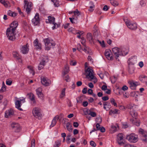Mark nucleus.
<instances>
[{
    "label": "nucleus",
    "instance_id": "obj_26",
    "mask_svg": "<svg viewBox=\"0 0 147 147\" xmlns=\"http://www.w3.org/2000/svg\"><path fill=\"white\" fill-rule=\"evenodd\" d=\"M18 25L17 22L16 21H14L12 22L10 24V27L8 28L11 29H12L15 30H16V29Z\"/></svg>",
    "mask_w": 147,
    "mask_h": 147
},
{
    "label": "nucleus",
    "instance_id": "obj_48",
    "mask_svg": "<svg viewBox=\"0 0 147 147\" xmlns=\"http://www.w3.org/2000/svg\"><path fill=\"white\" fill-rule=\"evenodd\" d=\"M110 102L112 105H113L115 107L117 106V104L115 102V100L113 98H112L110 99Z\"/></svg>",
    "mask_w": 147,
    "mask_h": 147
},
{
    "label": "nucleus",
    "instance_id": "obj_9",
    "mask_svg": "<svg viewBox=\"0 0 147 147\" xmlns=\"http://www.w3.org/2000/svg\"><path fill=\"white\" fill-rule=\"evenodd\" d=\"M112 51L115 58L117 61H119L118 58L121 56L120 49L117 47H115L112 49Z\"/></svg>",
    "mask_w": 147,
    "mask_h": 147
},
{
    "label": "nucleus",
    "instance_id": "obj_59",
    "mask_svg": "<svg viewBox=\"0 0 147 147\" xmlns=\"http://www.w3.org/2000/svg\"><path fill=\"white\" fill-rule=\"evenodd\" d=\"M81 45L79 44H78L77 45V49L79 51H80V52H82V49L81 48Z\"/></svg>",
    "mask_w": 147,
    "mask_h": 147
},
{
    "label": "nucleus",
    "instance_id": "obj_22",
    "mask_svg": "<svg viewBox=\"0 0 147 147\" xmlns=\"http://www.w3.org/2000/svg\"><path fill=\"white\" fill-rule=\"evenodd\" d=\"M11 128L16 131H18L20 129V125L17 123H13L11 124Z\"/></svg>",
    "mask_w": 147,
    "mask_h": 147
},
{
    "label": "nucleus",
    "instance_id": "obj_50",
    "mask_svg": "<svg viewBox=\"0 0 147 147\" xmlns=\"http://www.w3.org/2000/svg\"><path fill=\"white\" fill-rule=\"evenodd\" d=\"M119 111V110L117 109H115L113 111L111 110L109 111V113L110 114H111L112 113L113 114H117Z\"/></svg>",
    "mask_w": 147,
    "mask_h": 147
},
{
    "label": "nucleus",
    "instance_id": "obj_2",
    "mask_svg": "<svg viewBox=\"0 0 147 147\" xmlns=\"http://www.w3.org/2000/svg\"><path fill=\"white\" fill-rule=\"evenodd\" d=\"M45 46V50H49L52 47H53L55 45V42L52 40L48 38L44 40Z\"/></svg>",
    "mask_w": 147,
    "mask_h": 147
},
{
    "label": "nucleus",
    "instance_id": "obj_25",
    "mask_svg": "<svg viewBox=\"0 0 147 147\" xmlns=\"http://www.w3.org/2000/svg\"><path fill=\"white\" fill-rule=\"evenodd\" d=\"M0 2L6 7L8 8L11 6L10 3L6 0H0Z\"/></svg>",
    "mask_w": 147,
    "mask_h": 147
},
{
    "label": "nucleus",
    "instance_id": "obj_49",
    "mask_svg": "<svg viewBox=\"0 0 147 147\" xmlns=\"http://www.w3.org/2000/svg\"><path fill=\"white\" fill-rule=\"evenodd\" d=\"M68 31L69 32H71L74 34H76V30L74 28L72 27L69 28L68 29Z\"/></svg>",
    "mask_w": 147,
    "mask_h": 147
},
{
    "label": "nucleus",
    "instance_id": "obj_64",
    "mask_svg": "<svg viewBox=\"0 0 147 147\" xmlns=\"http://www.w3.org/2000/svg\"><path fill=\"white\" fill-rule=\"evenodd\" d=\"M124 147H136V146L129 144H126L124 145Z\"/></svg>",
    "mask_w": 147,
    "mask_h": 147
},
{
    "label": "nucleus",
    "instance_id": "obj_35",
    "mask_svg": "<svg viewBox=\"0 0 147 147\" xmlns=\"http://www.w3.org/2000/svg\"><path fill=\"white\" fill-rule=\"evenodd\" d=\"M65 90L66 88H63L62 90L60 95V98H62L65 96Z\"/></svg>",
    "mask_w": 147,
    "mask_h": 147
},
{
    "label": "nucleus",
    "instance_id": "obj_28",
    "mask_svg": "<svg viewBox=\"0 0 147 147\" xmlns=\"http://www.w3.org/2000/svg\"><path fill=\"white\" fill-rule=\"evenodd\" d=\"M104 108L106 111L109 110L111 108V105L110 103L105 102L103 103Z\"/></svg>",
    "mask_w": 147,
    "mask_h": 147
},
{
    "label": "nucleus",
    "instance_id": "obj_8",
    "mask_svg": "<svg viewBox=\"0 0 147 147\" xmlns=\"http://www.w3.org/2000/svg\"><path fill=\"white\" fill-rule=\"evenodd\" d=\"M124 21L127 27L130 29L135 30L137 28V25L136 23L131 22L129 20L126 19H124Z\"/></svg>",
    "mask_w": 147,
    "mask_h": 147
},
{
    "label": "nucleus",
    "instance_id": "obj_31",
    "mask_svg": "<svg viewBox=\"0 0 147 147\" xmlns=\"http://www.w3.org/2000/svg\"><path fill=\"white\" fill-rule=\"evenodd\" d=\"M7 15L10 16L14 17L17 15V13L14 12L9 10L7 11Z\"/></svg>",
    "mask_w": 147,
    "mask_h": 147
},
{
    "label": "nucleus",
    "instance_id": "obj_14",
    "mask_svg": "<svg viewBox=\"0 0 147 147\" xmlns=\"http://www.w3.org/2000/svg\"><path fill=\"white\" fill-rule=\"evenodd\" d=\"M32 23L35 26L38 24L40 22V18L38 13H36L34 18L32 20Z\"/></svg>",
    "mask_w": 147,
    "mask_h": 147
},
{
    "label": "nucleus",
    "instance_id": "obj_60",
    "mask_svg": "<svg viewBox=\"0 0 147 147\" xmlns=\"http://www.w3.org/2000/svg\"><path fill=\"white\" fill-rule=\"evenodd\" d=\"M76 61L74 60L71 61L70 62V64L71 65L75 66L76 65Z\"/></svg>",
    "mask_w": 147,
    "mask_h": 147
},
{
    "label": "nucleus",
    "instance_id": "obj_62",
    "mask_svg": "<svg viewBox=\"0 0 147 147\" xmlns=\"http://www.w3.org/2000/svg\"><path fill=\"white\" fill-rule=\"evenodd\" d=\"M12 82V81L10 80L7 79L6 80V84L7 85H10L11 84Z\"/></svg>",
    "mask_w": 147,
    "mask_h": 147
},
{
    "label": "nucleus",
    "instance_id": "obj_61",
    "mask_svg": "<svg viewBox=\"0 0 147 147\" xmlns=\"http://www.w3.org/2000/svg\"><path fill=\"white\" fill-rule=\"evenodd\" d=\"M56 123L57 122L53 120L51 122V124L50 125V127H52L54 126L56 124Z\"/></svg>",
    "mask_w": 147,
    "mask_h": 147
},
{
    "label": "nucleus",
    "instance_id": "obj_5",
    "mask_svg": "<svg viewBox=\"0 0 147 147\" xmlns=\"http://www.w3.org/2000/svg\"><path fill=\"white\" fill-rule=\"evenodd\" d=\"M32 113L34 117L38 119L41 118L42 116L40 109L38 107H35L33 108Z\"/></svg>",
    "mask_w": 147,
    "mask_h": 147
},
{
    "label": "nucleus",
    "instance_id": "obj_21",
    "mask_svg": "<svg viewBox=\"0 0 147 147\" xmlns=\"http://www.w3.org/2000/svg\"><path fill=\"white\" fill-rule=\"evenodd\" d=\"M34 45L36 49H41L42 48L41 44L38 39H35L34 42Z\"/></svg>",
    "mask_w": 147,
    "mask_h": 147
},
{
    "label": "nucleus",
    "instance_id": "obj_6",
    "mask_svg": "<svg viewBox=\"0 0 147 147\" xmlns=\"http://www.w3.org/2000/svg\"><path fill=\"white\" fill-rule=\"evenodd\" d=\"M24 3L25 4L24 8L26 9L27 13L29 14L32 8V4L31 2L27 0H24Z\"/></svg>",
    "mask_w": 147,
    "mask_h": 147
},
{
    "label": "nucleus",
    "instance_id": "obj_40",
    "mask_svg": "<svg viewBox=\"0 0 147 147\" xmlns=\"http://www.w3.org/2000/svg\"><path fill=\"white\" fill-rule=\"evenodd\" d=\"M48 20L50 24L54 23L55 22V18L54 17L51 16H49L48 17Z\"/></svg>",
    "mask_w": 147,
    "mask_h": 147
},
{
    "label": "nucleus",
    "instance_id": "obj_43",
    "mask_svg": "<svg viewBox=\"0 0 147 147\" xmlns=\"http://www.w3.org/2000/svg\"><path fill=\"white\" fill-rule=\"evenodd\" d=\"M53 2L54 5L55 7H58L59 5V2L58 0H51Z\"/></svg>",
    "mask_w": 147,
    "mask_h": 147
},
{
    "label": "nucleus",
    "instance_id": "obj_38",
    "mask_svg": "<svg viewBox=\"0 0 147 147\" xmlns=\"http://www.w3.org/2000/svg\"><path fill=\"white\" fill-rule=\"evenodd\" d=\"M89 113H87V111H86V112L85 113V114L86 115L88 114L89 115H90L92 117H95L96 114L95 112L91 111L90 110H89Z\"/></svg>",
    "mask_w": 147,
    "mask_h": 147
},
{
    "label": "nucleus",
    "instance_id": "obj_63",
    "mask_svg": "<svg viewBox=\"0 0 147 147\" xmlns=\"http://www.w3.org/2000/svg\"><path fill=\"white\" fill-rule=\"evenodd\" d=\"M35 140L33 139L32 141L31 147H35Z\"/></svg>",
    "mask_w": 147,
    "mask_h": 147
},
{
    "label": "nucleus",
    "instance_id": "obj_36",
    "mask_svg": "<svg viewBox=\"0 0 147 147\" xmlns=\"http://www.w3.org/2000/svg\"><path fill=\"white\" fill-rule=\"evenodd\" d=\"M140 80L142 82H147V77L142 76H140L139 78Z\"/></svg>",
    "mask_w": 147,
    "mask_h": 147
},
{
    "label": "nucleus",
    "instance_id": "obj_42",
    "mask_svg": "<svg viewBox=\"0 0 147 147\" xmlns=\"http://www.w3.org/2000/svg\"><path fill=\"white\" fill-rule=\"evenodd\" d=\"M134 70L135 68L134 66H129L128 71L130 74H133L134 73Z\"/></svg>",
    "mask_w": 147,
    "mask_h": 147
},
{
    "label": "nucleus",
    "instance_id": "obj_23",
    "mask_svg": "<svg viewBox=\"0 0 147 147\" xmlns=\"http://www.w3.org/2000/svg\"><path fill=\"white\" fill-rule=\"evenodd\" d=\"M13 55L14 58L18 60L19 62L20 63L22 62L21 56L19 55L17 52H13Z\"/></svg>",
    "mask_w": 147,
    "mask_h": 147
},
{
    "label": "nucleus",
    "instance_id": "obj_57",
    "mask_svg": "<svg viewBox=\"0 0 147 147\" xmlns=\"http://www.w3.org/2000/svg\"><path fill=\"white\" fill-rule=\"evenodd\" d=\"M96 121L97 123H100L102 121V119L101 117H99L96 118Z\"/></svg>",
    "mask_w": 147,
    "mask_h": 147
},
{
    "label": "nucleus",
    "instance_id": "obj_17",
    "mask_svg": "<svg viewBox=\"0 0 147 147\" xmlns=\"http://www.w3.org/2000/svg\"><path fill=\"white\" fill-rule=\"evenodd\" d=\"M27 96L30 100V102L32 105H34L36 103V100L34 95L32 93H30L27 94Z\"/></svg>",
    "mask_w": 147,
    "mask_h": 147
},
{
    "label": "nucleus",
    "instance_id": "obj_10",
    "mask_svg": "<svg viewBox=\"0 0 147 147\" xmlns=\"http://www.w3.org/2000/svg\"><path fill=\"white\" fill-rule=\"evenodd\" d=\"M104 54L105 57L108 60L112 61L113 60L112 53L110 49H106Z\"/></svg>",
    "mask_w": 147,
    "mask_h": 147
},
{
    "label": "nucleus",
    "instance_id": "obj_37",
    "mask_svg": "<svg viewBox=\"0 0 147 147\" xmlns=\"http://www.w3.org/2000/svg\"><path fill=\"white\" fill-rule=\"evenodd\" d=\"M118 127L117 125H114L113 124H112L111 126V130L112 131V132L113 133L115 132Z\"/></svg>",
    "mask_w": 147,
    "mask_h": 147
},
{
    "label": "nucleus",
    "instance_id": "obj_30",
    "mask_svg": "<svg viewBox=\"0 0 147 147\" xmlns=\"http://www.w3.org/2000/svg\"><path fill=\"white\" fill-rule=\"evenodd\" d=\"M130 121L134 124L138 126L140 125V121L138 120H137L136 119H130Z\"/></svg>",
    "mask_w": 147,
    "mask_h": 147
},
{
    "label": "nucleus",
    "instance_id": "obj_12",
    "mask_svg": "<svg viewBox=\"0 0 147 147\" xmlns=\"http://www.w3.org/2000/svg\"><path fill=\"white\" fill-rule=\"evenodd\" d=\"M139 131L142 135L141 139L143 142L147 143V132H144L142 129H140Z\"/></svg>",
    "mask_w": 147,
    "mask_h": 147
},
{
    "label": "nucleus",
    "instance_id": "obj_51",
    "mask_svg": "<svg viewBox=\"0 0 147 147\" xmlns=\"http://www.w3.org/2000/svg\"><path fill=\"white\" fill-rule=\"evenodd\" d=\"M111 3L114 6H117L119 5V3L115 1H111Z\"/></svg>",
    "mask_w": 147,
    "mask_h": 147
},
{
    "label": "nucleus",
    "instance_id": "obj_34",
    "mask_svg": "<svg viewBox=\"0 0 147 147\" xmlns=\"http://www.w3.org/2000/svg\"><path fill=\"white\" fill-rule=\"evenodd\" d=\"M69 65H66L64 66L63 70L62 73L67 74L69 71Z\"/></svg>",
    "mask_w": 147,
    "mask_h": 147
},
{
    "label": "nucleus",
    "instance_id": "obj_1",
    "mask_svg": "<svg viewBox=\"0 0 147 147\" xmlns=\"http://www.w3.org/2000/svg\"><path fill=\"white\" fill-rule=\"evenodd\" d=\"M15 30L12 29L8 28L6 31V35L10 40H14L15 39Z\"/></svg>",
    "mask_w": 147,
    "mask_h": 147
},
{
    "label": "nucleus",
    "instance_id": "obj_11",
    "mask_svg": "<svg viewBox=\"0 0 147 147\" xmlns=\"http://www.w3.org/2000/svg\"><path fill=\"white\" fill-rule=\"evenodd\" d=\"M116 141L118 144L121 145L124 143L123 135L121 133L118 134L117 137Z\"/></svg>",
    "mask_w": 147,
    "mask_h": 147
},
{
    "label": "nucleus",
    "instance_id": "obj_4",
    "mask_svg": "<svg viewBox=\"0 0 147 147\" xmlns=\"http://www.w3.org/2000/svg\"><path fill=\"white\" fill-rule=\"evenodd\" d=\"M126 138L128 141L131 143H136L138 140V135L133 133L127 136Z\"/></svg>",
    "mask_w": 147,
    "mask_h": 147
},
{
    "label": "nucleus",
    "instance_id": "obj_13",
    "mask_svg": "<svg viewBox=\"0 0 147 147\" xmlns=\"http://www.w3.org/2000/svg\"><path fill=\"white\" fill-rule=\"evenodd\" d=\"M41 80V83L45 86H49L51 84V80L47 78L42 77Z\"/></svg>",
    "mask_w": 147,
    "mask_h": 147
},
{
    "label": "nucleus",
    "instance_id": "obj_53",
    "mask_svg": "<svg viewBox=\"0 0 147 147\" xmlns=\"http://www.w3.org/2000/svg\"><path fill=\"white\" fill-rule=\"evenodd\" d=\"M111 81L112 83H114L117 80V78L113 76L110 78Z\"/></svg>",
    "mask_w": 147,
    "mask_h": 147
},
{
    "label": "nucleus",
    "instance_id": "obj_7",
    "mask_svg": "<svg viewBox=\"0 0 147 147\" xmlns=\"http://www.w3.org/2000/svg\"><path fill=\"white\" fill-rule=\"evenodd\" d=\"M85 71L84 74L86 76V78H88L93 77V76L94 75L93 70L92 68L90 67H86Z\"/></svg>",
    "mask_w": 147,
    "mask_h": 147
},
{
    "label": "nucleus",
    "instance_id": "obj_32",
    "mask_svg": "<svg viewBox=\"0 0 147 147\" xmlns=\"http://www.w3.org/2000/svg\"><path fill=\"white\" fill-rule=\"evenodd\" d=\"M7 87L4 82H2V86L0 90V92L3 93L5 92L6 90Z\"/></svg>",
    "mask_w": 147,
    "mask_h": 147
},
{
    "label": "nucleus",
    "instance_id": "obj_41",
    "mask_svg": "<svg viewBox=\"0 0 147 147\" xmlns=\"http://www.w3.org/2000/svg\"><path fill=\"white\" fill-rule=\"evenodd\" d=\"M27 67L29 70L30 73L32 74V75H34V71L33 68L30 65L28 66Z\"/></svg>",
    "mask_w": 147,
    "mask_h": 147
},
{
    "label": "nucleus",
    "instance_id": "obj_58",
    "mask_svg": "<svg viewBox=\"0 0 147 147\" xmlns=\"http://www.w3.org/2000/svg\"><path fill=\"white\" fill-rule=\"evenodd\" d=\"M52 24H53V26L52 27V29L53 30H54L55 29H56L58 27V25L55 22H54V23H52Z\"/></svg>",
    "mask_w": 147,
    "mask_h": 147
},
{
    "label": "nucleus",
    "instance_id": "obj_46",
    "mask_svg": "<svg viewBox=\"0 0 147 147\" xmlns=\"http://www.w3.org/2000/svg\"><path fill=\"white\" fill-rule=\"evenodd\" d=\"M66 127L68 131H71L72 130L71 126L70 123L69 122H67L66 124Z\"/></svg>",
    "mask_w": 147,
    "mask_h": 147
},
{
    "label": "nucleus",
    "instance_id": "obj_19",
    "mask_svg": "<svg viewBox=\"0 0 147 147\" xmlns=\"http://www.w3.org/2000/svg\"><path fill=\"white\" fill-rule=\"evenodd\" d=\"M21 52L24 54L27 53L29 51V49L27 45L22 46L20 48Z\"/></svg>",
    "mask_w": 147,
    "mask_h": 147
},
{
    "label": "nucleus",
    "instance_id": "obj_45",
    "mask_svg": "<svg viewBox=\"0 0 147 147\" xmlns=\"http://www.w3.org/2000/svg\"><path fill=\"white\" fill-rule=\"evenodd\" d=\"M98 42L100 44V46L102 48H105L106 47V45L104 40L101 41L99 40H98Z\"/></svg>",
    "mask_w": 147,
    "mask_h": 147
},
{
    "label": "nucleus",
    "instance_id": "obj_47",
    "mask_svg": "<svg viewBox=\"0 0 147 147\" xmlns=\"http://www.w3.org/2000/svg\"><path fill=\"white\" fill-rule=\"evenodd\" d=\"M83 50L86 53H87L90 54V50L88 47H86L84 49H82V51Z\"/></svg>",
    "mask_w": 147,
    "mask_h": 147
},
{
    "label": "nucleus",
    "instance_id": "obj_29",
    "mask_svg": "<svg viewBox=\"0 0 147 147\" xmlns=\"http://www.w3.org/2000/svg\"><path fill=\"white\" fill-rule=\"evenodd\" d=\"M87 38L90 42L92 43L93 42L94 39L91 33H89L87 34Z\"/></svg>",
    "mask_w": 147,
    "mask_h": 147
},
{
    "label": "nucleus",
    "instance_id": "obj_39",
    "mask_svg": "<svg viewBox=\"0 0 147 147\" xmlns=\"http://www.w3.org/2000/svg\"><path fill=\"white\" fill-rule=\"evenodd\" d=\"M130 114L131 116L135 119H137V113L134 110H132L130 112Z\"/></svg>",
    "mask_w": 147,
    "mask_h": 147
},
{
    "label": "nucleus",
    "instance_id": "obj_20",
    "mask_svg": "<svg viewBox=\"0 0 147 147\" xmlns=\"http://www.w3.org/2000/svg\"><path fill=\"white\" fill-rule=\"evenodd\" d=\"M128 83L130 88L132 90L135 89L136 87L138 85V82L133 80L129 81Z\"/></svg>",
    "mask_w": 147,
    "mask_h": 147
},
{
    "label": "nucleus",
    "instance_id": "obj_3",
    "mask_svg": "<svg viewBox=\"0 0 147 147\" xmlns=\"http://www.w3.org/2000/svg\"><path fill=\"white\" fill-rule=\"evenodd\" d=\"M14 101L16 108L20 110H22L20 107L22 103L25 102V98L23 97L19 98L16 97Z\"/></svg>",
    "mask_w": 147,
    "mask_h": 147
},
{
    "label": "nucleus",
    "instance_id": "obj_44",
    "mask_svg": "<svg viewBox=\"0 0 147 147\" xmlns=\"http://www.w3.org/2000/svg\"><path fill=\"white\" fill-rule=\"evenodd\" d=\"M138 92H133L130 94V96L132 97L136 98L138 96Z\"/></svg>",
    "mask_w": 147,
    "mask_h": 147
},
{
    "label": "nucleus",
    "instance_id": "obj_18",
    "mask_svg": "<svg viewBox=\"0 0 147 147\" xmlns=\"http://www.w3.org/2000/svg\"><path fill=\"white\" fill-rule=\"evenodd\" d=\"M137 61L136 57L134 56L129 58L128 61V63L129 65H133L136 63Z\"/></svg>",
    "mask_w": 147,
    "mask_h": 147
},
{
    "label": "nucleus",
    "instance_id": "obj_15",
    "mask_svg": "<svg viewBox=\"0 0 147 147\" xmlns=\"http://www.w3.org/2000/svg\"><path fill=\"white\" fill-rule=\"evenodd\" d=\"M14 114L13 110L12 109H10L7 110L5 112V117L8 118L13 115Z\"/></svg>",
    "mask_w": 147,
    "mask_h": 147
},
{
    "label": "nucleus",
    "instance_id": "obj_27",
    "mask_svg": "<svg viewBox=\"0 0 147 147\" xmlns=\"http://www.w3.org/2000/svg\"><path fill=\"white\" fill-rule=\"evenodd\" d=\"M40 59L41 60L40 62H42L45 65L48 61V57L47 56H42L40 57Z\"/></svg>",
    "mask_w": 147,
    "mask_h": 147
},
{
    "label": "nucleus",
    "instance_id": "obj_56",
    "mask_svg": "<svg viewBox=\"0 0 147 147\" xmlns=\"http://www.w3.org/2000/svg\"><path fill=\"white\" fill-rule=\"evenodd\" d=\"M74 15L76 16H78L80 14V12L78 10V9L76 10V11H74L73 12Z\"/></svg>",
    "mask_w": 147,
    "mask_h": 147
},
{
    "label": "nucleus",
    "instance_id": "obj_33",
    "mask_svg": "<svg viewBox=\"0 0 147 147\" xmlns=\"http://www.w3.org/2000/svg\"><path fill=\"white\" fill-rule=\"evenodd\" d=\"M67 74L62 73V77L64 80L67 82H69L70 80V79L68 75H67Z\"/></svg>",
    "mask_w": 147,
    "mask_h": 147
},
{
    "label": "nucleus",
    "instance_id": "obj_54",
    "mask_svg": "<svg viewBox=\"0 0 147 147\" xmlns=\"http://www.w3.org/2000/svg\"><path fill=\"white\" fill-rule=\"evenodd\" d=\"M93 77L90 78V80H93V82L94 83H96L97 81V79L96 77L93 75Z\"/></svg>",
    "mask_w": 147,
    "mask_h": 147
},
{
    "label": "nucleus",
    "instance_id": "obj_52",
    "mask_svg": "<svg viewBox=\"0 0 147 147\" xmlns=\"http://www.w3.org/2000/svg\"><path fill=\"white\" fill-rule=\"evenodd\" d=\"M45 65L42 62H40V63L38 66V69L39 70L41 69L44 67Z\"/></svg>",
    "mask_w": 147,
    "mask_h": 147
},
{
    "label": "nucleus",
    "instance_id": "obj_55",
    "mask_svg": "<svg viewBox=\"0 0 147 147\" xmlns=\"http://www.w3.org/2000/svg\"><path fill=\"white\" fill-rule=\"evenodd\" d=\"M90 4H91L92 5L90 6V8L89 10L90 11H92L94 10L93 8L94 7V5L92 2H90Z\"/></svg>",
    "mask_w": 147,
    "mask_h": 147
},
{
    "label": "nucleus",
    "instance_id": "obj_16",
    "mask_svg": "<svg viewBox=\"0 0 147 147\" xmlns=\"http://www.w3.org/2000/svg\"><path fill=\"white\" fill-rule=\"evenodd\" d=\"M120 49L121 56H125L127 55L129 51V49L127 47L121 48Z\"/></svg>",
    "mask_w": 147,
    "mask_h": 147
},
{
    "label": "nucleus",
    "instance_id": "obj_24",
    "mask_svg": "<svg viewBox=\"0 0 147 147\" xmlns=\"http://www.w3.org/2000/svg\"><path fill=\"white\" fill-rule=\"evenodd\" d=\"M42 88H38L36 90V92L38 97L41 99L43 98V95L42 92Z\"/></svg>",
    "mask_w": 147,
    "mask_h": 147
}]
</instances>
